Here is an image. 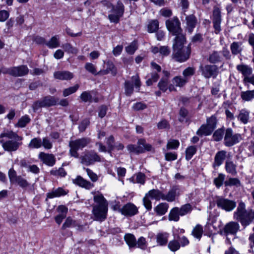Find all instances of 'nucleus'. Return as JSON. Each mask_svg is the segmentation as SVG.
I'll return each instance as SVG.
<instances>
[{"mask_svg":"<svg viewBox=\"0 0 254 254\" xmlns=\"http://www.w3.org/2000/svg\"><path fill=\"white\" fill-rule=\"evenodd\" d=\"M190 52V46H188L185 48L173 51L172 57L175 61L183 63L189 59Z\"/></svg>","mask_w":254,"mask_h":254,"instance_id":"obj_10","label":"nucleus"},{"mask_svg":"<svg viewBox=\"0 0 254 254\" xmlns=\"http://www.w3.org/2000/svg\"><path fill=\"white\" fill-rule=\"evenodd\" d=\"M23 137L16 132L7 131L0 134V143L5 151L12 152L17 151L22 145Z\"/></svg>","mask_w":254,"mask_h":254,"instance_id":"obj_1","label":"nucleus"},{"mask_svg":"<svg viewBox=\"0 0 254 254\" xmlns=\"http://www.w3.org/2000/svg\"><path fill=\"white\" fill-rule=\"evenodd\" d=\"M188 81L186 78L181 76H176L172 80L173 84L176 87H182L184 86Z\"/></svg>","mask_w":254,"mask_h":254,"instance_id":"obj_37","label":"nucleus"},{"mask_svg":"<svg viewBox=\"0 0 254 254\" xmlns=\"http://www.w3.org/2000/svg\"><path fill=\"white\" fill-rule=\"evenodd\" d=\"M90 142V138L88 137H83L70 141L69 143V146L70 147L69 153L70 155L75 158H77L78 157L77 150L82 149L86 147Z\"/></svg>","mask_w":254,"mask_h":254,"instance_id":"obj_4","label":"nucleus"},{"mask_svg":"<svg viewBox=\"0 0 254 254\" xmlns=\"http://www.w3.org/2000/svg\"><path fill=\"white\" fill-rule=\"evenodd\" d=\"M225 186H235L239 187L241 185L240 180L237 178H231L228 181L224 182Z\"/></svg>","mask_w":254,"mask_h":254,"instance_id":"obj_59","label":"nucleus"},{"mask_svg":"<svg viewBox=\"0 0 254 254\" xmlns=\"http://www.w3.org/2000/svg\"><path fill=\"white\" fill-rule=\"evenodd\" d=\"M180 145V142L178 140L171 139L167 144V148L168 149H177Z\"/></svg>","mask_w":254,"mask_h":254,"instance_id":"obj_61","label":"nucleus"},{"mask_svg":"<svg viewBox=\"0 0 254 254\" xmlns=\"http://www.w3.org/2000/svg\"><path fill=\"white\" fill-rule=\"evenodd\" d=\"M234 219L240 222L244 228L254 221V210L246 209L245 204L240 202L234 213Z\"/></svg>","mask_w":254,"mask_h":254,"instance_id":"obj_3","label":"nucleus"},{"mask_svg":"<svg viewBox=\"0 0 254 254\" xmlns=\"http://www.w3.org/2000/svg\"><path fill=\"white\" fill-rule=\"evenodd\" d=\"M137 47L136 42H132L129 45L126 47V52L130 55L134 54L135 51L137 50Z\"/></svg>","mask_w":254,"mask_h":254,"instance_id":"obj_63","label":"nucleus"},{"mask_svg":"<svg viewBox=\"0 0 254 254\" xmlns=\"http://www.w3.org/2000/svg\"><path fill=\"white\" fill-rule=\"evenodd\" d=\"M216 203L218 208L227 212L232 211L236 206V202L235 201L223 197H218L216 200Z\"/></svg>","mask_w":254,"mask_h":254,"instance_id":"obj_14","label":"nucleus"},{"mask_svg":"<svg viewBox=\"0 0 254 254\" xmlns=\"http://www.w3.org/2000/svg\"><path fill=\"white\" fill-rule=\"evenodd\" d=\"M236 68L238 71L243 74L244 78H246L250 76L253 72L252 68L246 64H238L237 65Z\"/></svg>","mask_w":254,"mask_h":254,"instance_id":"obj_28","label":"nucleus"},{"mask_svg":"<svg viewBox=\"0 0 254 254\" xmlns=\"http://www.w3.org/2000/svg\"><path fill=\"white\" fill-rule=\"evenodd\" d=\"M227 152L225 150H221L218 151L214 157V160L213 163V167H219L221 166L226 159Z\"/></svg>","mask_w":254,"mask_h":254,"instance_id":"obj_19","label":"nucleus"},{"mask_svg":"<svg viewBox=\"0 0 254 254\" xmlns=\"http://www.w3.org/2000/svg\"><path fill=\"white\" fill-rule=\"evenodd\" d=\"M127 150L130 152L136 154L141 153L145 151H151L152 146L146 143L144 139H139L137 141V145L129 144L127 146Z\"/></svg>","mask_w":254,"mask_h":254,"instance_id":"obj_7","label":"nucleus"},{"mask_svg":"<svg viewBox=\"0 0 254 254\" xmlns=\"http://www.w3.org/2000/svg\"><path fill=\"white\" fill-rule=\"evenodd\" d=\"M225 132L222 128L216 130L213 134V138L216 141H219L223 138Z\"/></svg>","mask_w":254,"mask_h":254,"instance_id":"obj_55","label":"nucleus"},{"mask_svg":"<svg viewBox=\"0 0 254 254\" xmlns=\"http://www.w3.org/2000/svg\"><path fill=\"white\" fill-rule=\"evenodd\" d=\"M237 119L244 125L248 124L250 120V112L245 109H242L239 111Z\"/></svg>","mask_w":254,"mask_h":254,"instance_id":"obj_27","label":"nucleus"},{"mask_svg":"<svg viewBox=\"0 0 254 254\" xmlns=\"http://www.w3.org/2000/svg\"><path fill=\"white\" fill-rule=\"evenodd\" d=\"M62 47L66 52L68 53L76 54L78 51L77 48L73 47L70 43L63 44Z\"/></svg>","mask_w":254,"mask_h":254,"instance_id":"obj_54","label":"nucleus"},{"mask_svg":"<svg viewBox=\"0 0 254 254\" xmlns=\"http://www.w3.org/2000/svg\"><path fill=\"white\" fill-rule=\"evenodd\" d=\"M73 182L74 184L88 190L91 189L94 186L89 181L80 176H77L76 179L73 180Z\"/></svg>","mask_w":254,"mask_h":254,"instance_id":"obj_24","label":"nucleus"},{"mask_svg":"<svg viewBox=\"0 0 254 254\" xmlns=\"http://www.w3.org/2000/svg\"><path fill=\"white\" fill-rule=\"evenodd\" d=\"M46 45L50 49L56 48L60 46L59 38L58 36H53L49 41L47 42Z\"/></svg>","mask_w":254,"mask_h":254,"instance_id":"obj_41","label":"nucleus"},{"mask_svg":"<svg viewBox=\"0 0 254 254\" xmlns=\"http://www.w3.org/2000/svg\"><path fill=\"white\" fill-rule=\"evenodd\" d=\"M99 75L103 76L111 73L113 76H115L117 73V69L114 64L110 61L104 62L103 68L99 71Z\"/></svg>","mask_w":254,"mask_h":254,"instance_id":"obj_15","label":"nucleus"},{"mask_svg":"<svg viewBox=\"0 0 254 254\" xmlns=\"http://www.w3.org/2000/svg\"><path fill=\"white\" fill-rule=\"evenodd\" d=\"M8 175L10 182L11 184H15V181L18 177V176L16 175V171L13 168H11L9 170Z\"/></svg>","mask_w":254,"mask_h":254,"instance_id":"obj_62","label":"nucleus"},{"mask_svg":"<svg viewBox=\"0 0 254 254\" xmlns=\"http://www.w3.org/2000/svg\"><path fill=\"white\" fill-rule=\"evenodd\" d=\"M239 228L240 226L238 222L231 221L226 224L223 229L222 233L225 235H234L238 232Z\"/></svg>","mask_w":254,"mask_h":254,"instance_id":"obj_17","label":"nucleus"},{"mask_svg":"<svg viewBox=\"0 0 254 254\" xmlns=\"http://www.w3.org/2000/svg\"><path fill=\"white\" fill-rule=\"evenodd\" d=\"M148 32L154 33L159 28V22L157 20H151L148 25Z\"/></svg>","mask_w":254,"mask_h":254,"instance_id":"obj_47","label":"nucleus"},{"mask_svg":"<svg viewBox=\"0 0 254 254\" xmlns=\"http://www.w3.org/2000/svg\"><path fill=\"white\" fill-rule=\"evenodd\" d=\"M59 214L55 217V221L58 225H60L63 219L66 217L67 208L64 205H60L57 208Z\"/></svg>","mask_w":254,"mask_h":254,"instance_id":"obj_23","label":"nucleus"},{"mask_svg":"<svg viewBox=\"0 0 254 254\" xmlns=\"http://www.w3.org/2000/svg\"><path fill=\"white\" fill-rule=\"evenodd\" d=\"M79 87V85L78 84H76L72 87H70L64 89L63 91V96L64 97H66L72 93H75L78 90Z\"/></svg>","mask_w":254,"mask_h":254,"instance_id":"obj_56","label":"nucleus"},{"mask_svg":"<svg viewBox=\"0 0 254 254\" xmlns=\"http://www.w3.org/2000/svg\"><path fill=\"white\" fill-rule=\"evenodd\" d=\"M187 28L190 33H191L197 23V18L193 14L186 17Z\"/></svg>","mask_w":254,"mask_h":254,"instance_id":"obj_25","label":"nucleus"},{"mask_svg":"<svg viewBox=\"0 0 254 254\" xmlns=\"http://www.w3.org/2000/svg\"><path fill=\"white\" fill-rule=\"evenodd\" d=\"M203 232L202 226L199 224H197L193 228L191 233L195 238L199 240L202 236Z\"/></svg>","mask_w":254,"mask_h":254,"instance_id":"obj_46","label":"nucleus"},{"mask_svg":"<svg viewBox=\"0 0 254 254\" xmlns=\"http://www.w3.org/2000/svg\"><path fill=\"white\" fill-rule=\"evenodd\" d=\"M136 247L142 250H145L147 247V243L145 239L143 237H140L136 242Z\"/></svg>","mask_w":254,"mask_h":254,"instance_id":"obj_64","label":"nucleus"},{"mask_svg":"<svg viewBox=\"0 0 254 254\" xmlns=\"http://www.w3.org/2000/svg\"><path fill=\"white\" fill-rule=\"evenodd\" d=\"M242 140V135L234 133L231 128H227L225 131L224 144L227 147H231L236 144Z\"/></svg>","mask_w":254,"mask_h":254,"instance_id":"obj_5","label":"nucleus"},{"mask_svg":"<svg viewBox=\"0 0 254 254\" xmlns=\"http://www.w3.org/2000/svg\"><path fill=\"white\" fill-rule=\"evenodd\" d=\"M124 239L129 248H134L136 246V240L133 235L127 234L125 235Z\"/></svg>","mask_w":254,"mask_h":254,"instance_id":"obj_40","label":"nucleus"},{"mask_svg":"<svg viewBox=\"0 0 254 254\" xmlns=\"http://www.w3.org/2000/svg\"><path fill=\"white\" fill-rule=\"evenodd\" d=\"M225 175L222 173H219L218 176L215 178L213 180V183L217 188L221 187L224 183Z\"/></svg>","mask_w":254,"mask_h":254,"instance_id":"obj_53","label":"nucleus"},{"mask_svg":"<svg viewBox=\"0 0 254 254\" xmlns=\"http://www.w3.org/2000/svg\"><path fill=\"white\" fill-rule=\"evenodd\" d=\"M42 146V139L40 137H35L32 139L28 145L30 149H38Z\"/></svg>","mask_w":254,"mask_h":254,"instance_id":"obj_42","label":"nucleus"},{"mask_svg":"<svg viewBox=\"0 0 254 254\" xmlns=\"http://www.w3.org/2000/svg\"><path fill=\"white\" fill-rule=\"evenodd\" d=\"M146 194L152 199L156 200H163V193L157 189H153L149 190Z\"/></svg>","mask_w":254,"mask_h":254,"instance_id":"obj_31","label":"nucleus"},{"mask_svg":"<svg viewBox=\"0 0 254 254\" xmlns=\"http://www.w3.org/2000/svg\"><path fill=\"white\" fill-rule=\"evenodd\" d=\"M120 212L125 216H132L137 213L138 209L133 204L128 203L120 209Z\"/></svg>","mask_w":254,"mask_h":254,"instance_id":"obj_16","label":"nucleus"},{"mask_svg":"<svg viewBox=\"0 0 254 254\" xmlns=\"http://www.w3.org/2000/svg\"><path fill=\"white\" fill-rule=\"evenodd\" d=\"M54 77L61 80H69L74 77L73 74L67 70L58 71L54 73Z\"/></svg>","mask_w":254,"mask_h":254,"instance_id":"obj_22","label":"nucleus"},{"mask_svg":"<svg viewBox=\"0 0 254 254\" xmlns=\"http://www.w3.org/2000/svg\"><path fill=\"white\" fill-rule=\"evenodd\" d=\"M196 147L195 146H190L186 150V159L188 161L190 160L193 155L196 152Z\"/></svg>","mask_w":254,"mask_h":254,"instance_id":"obj_48","label":"nucleus"},{"mask_svg":"<svg viewBox=\"0 0 254 254\" xmlns=\"http://www.w3.org/2000/svg\"><path fill=\"white\" fill-rule=\"evenodd\" d=\"M222 59L220 52L214 51L210 54L208 61L210 63L215 64L221 62Z\"/></svg>","mask_w":254,"mask_h":254,"instance_id":"obj_32","label":"nucleus"},{"mask_svg":"<svg viewBox=\"0 0 254 254\" xmlns=\"http://www.w3.org/2000/svg\"><path fill=\"white\" fill-rule=\"evenodd\" d=\"M179 195V189L177 186L173 187L166 194L163 193V200L168 202H173L175 200L177 196Z\"/></svg>","mask_w":254,"mask_h":254,"instance_id":"obj_20","label":"nucleus"},{"mask_svg":"<svg viewBox=\"0 0 254 254\" xmlns=\"http://www.w3.org/2000/svg\"><path fill=\"white\" fill-rule=\"evenodd\" d=\"M165 24L168 30L173 35L178 34L182 32L181 22L176 16L167 20Z\"/></svg>","mask_w":254,"mask_h":254,"instance_id":"obj_12","label":"nucleus"},{"mask_svg":"<svg viewBox=\"0 0 254 254\" xmlns=\"http://www.w3.org/2000/svg\"><path fill=\"white\" fill-rule=\"evenodd\" d=\"M225 168L226 172L232 175L237 174V165L231 160H228L225 162Z\"/></svg>","mask_w":254,"mask_h":254,"instance_id":"obj_30","label":"nucleus"},{"mask_svg":"<svg viewBox=\"0 0 254 254\" xmlns=\"http://www.w3.org/2000/svg\"><path fill=\"white\" fill-rule=\"evenodd\" d=\"M213 22L221 23V16L220 8L217 6H214L213 11Z\"/></svg>","mask_w":254,"mask_h":254,"instance_id":"obj_45","label":"nucleus"},{"mask_svg":"<svg viewBox=\"0 0 254 254\" xmlns=\"http://www.w3.org/2000/svg\"><path fill=\"white\" fill-rule=\"evenodd\" d=\"M179 210L180 216H183L190 213L192 210V207L190 203H187L179 208Z\"/></svg>","mask_w":254,"mask_h":254,"instance_id":"obj_44","label":"nucleus"},{"mask_svg":"<svg viewBox=\"0 0 254 254\" xmlns=\"http://www.w3.org/2000/svg\"><path fill=\"white\" fill-rule=\"evenodd\" d=\"M114 142L115 139L113 136L111 135L108 138H106V143L108 146V151L110 153H111V151L114 149Z\"/></svg>","mask_w":254,"mask_h":254,"instance_id":"obj_60","label":"nucleus"},{"mask_svg":"<svg viewBox=\"0 0 254 254\" xmlns=\"http://www.w3.org/2000/svg\"><path fill=\"white\" fill-rule=\"evenodd\" d=\"M65 190L61 188L53 190L51 192L47 193V196L49 198H53L54 197H60L62 195L66 194Z\"/></svg>","mask_w":254,"mask_h":254,"instance_id":"obj_36","label":"nucleus"},{"mask_svg":"<svg viewBox=\"0 0 254 254\" xmlns=\"http://www.w3.org/2000/svg\"><path fill=\"white\" fill-rule=\"evenodd\" d=\"M195 73V69L192 67H188L186 68L183 72V77L186 78L189 81L190 77L192 76Z\"/></svg>","mask_w":254,"mask_h":254,"instance_id":"obj_57","label":"nucleus"},{"mask_svg":"<svg viewBox=\"0 0 254 254\" xmlns=\"http://www.w3.org/2000/svg\"><path fill=\"white\" fill-rule=\"evenodd\" d=\"M58 99L50 95L44 97L41 100L38 101L32 105L34 111L41 107H50L56 105Z\"/></svg>","mask_w":254,"mask_h":254,"instance_id":"obj_11","label":"nucleus"},{"mask_svg":"<svg viewBox=\"0 0 254 254\" xmlns=\"http://www.w3.org/2000/svg\"><path fill=\"white\" fill-rule=\"evenodd\" d=\"M180 212L179 207H175L173 208L170 211L169 214V220L170 221H174L177 222L180 219Z\"/></svg>","mask_w":254,"mask_h":254,"instance_id":"obj_35","label":"nucleus"},{"mask_svg":"<svg viewBox=\"0 0 254 254\" xmlns=\"http://www.w3.org/2000/svg\"><path fill=\"white\" fill-rule=\"evenodd\" d=\"M176 36L173 44V51L179 50L180 49L185 48L184 44L186 42V37L182 32L178 34L175 35Z\"/></svg>","mask_w":254,"mask_h":254,"instance_id":"obj_21","label":"nucleus"},{"mask_svg":"<svg viewBox=\"0 0 254 254\" xmlns=\"http://www.w3.org/2000/svg\"><path fill=\"white\" fill-rule=\"evenodd\" d=\"M81 163L89 166L94 164L95 162L102 161L101 157L94 151H88L84 152V155L81 157Z\"/></svg>","mask_w":254,"mask_h":254,"instance_id":"obj_8","label":"nucleus"},{"mask_svg":"<svg viewBox=\"0 0 254 254\" xmlns=\"http://www.w3.org/2000/svg\"><path fill=\"white\" fill-rule=\"evenodd\" d=\"M188 111L184 108H181L179 112V120L181 122H187Z\"/></svg>","mask_w":254,"mask_h":254,"instance_id":"obj_58","label":"nucleus"},{"mask_svg":"<svg viewBox=\"0 0 254 254\" xmlns=\"http://www.w3.org/2000/svg\"><path fill=\"white\" fill-rule=\"evenodd\" d=\"M125 93L127 96H130L133 92V84L129 80L125 82Z\"/></svg>","mask_w":254,"mask_h":254,"instance_id":"obj_51","label":"nucleus"},{"mask_svg":"<svg viewBox=\"0 0 254 254\" xmlns=\"http://www.w3.org/2000/svg\"><path fill=\"white\" fill-rule=\"evenodd\" d=\"M84 67L85 69L89 72L94 75H99V71L97 72L96 66L91 63H87L85 64Z\"/></svg>","mask_w":254,"mask_h":254,"instance_id":"obj_52","label":"nucleus"},{"mask_svg":"<svg viewBox=\"0 0 254 254\" xmlns=\"http://www.w3.org/2000/svg\"><path fill=\"white\" fill-rule=\"evenodd\" d=\"M169 234L167 233H158L156 236L157 242L160 246L166 245L167 243Z\"/></svg>","mask_w":254,"mask_h":254,"instance_id":"obj_38","label":"nucleus"},{"mask_svg":"<svg viewBox=\"0 0 254 254\" xmlns=\"http://www.w3.org/2000/svg\"><path fill=\"white\" fill-rule=\"evenodd\" d=\"M29 72V69L25 65L13 66L3 70V74H8L14 77L23 76Z\"/></svg>","mask_w":254,"mask_h":254,"instance_id":"obj_9","label":"nucleus"},{"mask_svg":"<svg viewBox=\"0 0 254 254\" xmlns=\"http://www.w3.org/2000/svg\"><path fill=\"white\" fill-rule=\"evenodd\" d=\"M199 70L201 75L207 79L210 77L215 78L218 74V68L216 65H201L199 66Z\"/></svg>","mask_w":254,"mask_h":254,"instance_id":"obj_13","label":"nucleus"},{"mask_svg":"<svg viewBox=\"0 0 254 254\" xmlns=\"http://www.w3.org/2000/svg\"><path fill=\"white\" fill-rule=\"evenodd\" d=\"M30 119L28 115L22 116L19 120L18 123L15 125L16 127H24L30 121Z\"/></svg>","mask_w":254,"mask_h":254,"instance_id":"obj_49","label":"nucleus"},{"mask_svg":"<svg viewBox=\"0 0 254 254\" xmlns=\"http://www.w3.org/2000/svg\"><path fill=\"white\" fill-rule=\"evenodd\" d=\"M169 208L167 203H161L154 208L155 211L159 215H163L166 213Z\"/></svg>","mask_w":254,"mask_h":254,"instance_id":"obj_39","label":"nucleus"},{"mask_svg":"<svg viewBox=\"0 0 254 254\" xmlns=\"http://www.w3.org/2000/svg\"><path fill=\"white\" fill-rule=\"evenodd\" d=\"M94 201L96 204L93 206L92 213L95 220L103 221L107 217L108 203L102 194H97L94 196Z\"/></svg>","mask_w":254,"mask_h":254,"instance_id":"obj_2","label":"nucleus"},{"mask_svg":"<svg viewBox=\"0 0 254 254\" xmlns=\"http://www.w3.org/2000/svg\"><path fill=\"white\" fill-rule=\"evenodd\" d=\"M15 183L17 184L22 189L27 188L29 187L30 184L28 182L21 176H18V178L15 181Z\"/></svg>","mask_w":254,"mask_h":254,"instance_id":"obj_50","label":"nucleus"},{"mask_svg":"<svg viewBox=\"0 0 254 254\" xmlns=\"http://www.w3.org/2000/svg\"><path fill=\"white\" fill-rule=\"evenodd\" d=\"M180 244L177 240L176 236H174V239L170 241L168 245V247L172 252H176L180 248Z\"/></svg>","mask_w":254,"mask_h":254,"instance_id":"obj_43","label":"nucleus"},{"mask_svg":"<svg viewBox=\"0 0 254 254\" xmlns=\"http://www.w3.org/2000/svg\"><path fill=\"white\" fill-rule=\"evenodd\" d=\"M70 227L76 228L77 230L79 231L83 230L82 225L79 224L76 221L73 220L71 217H68L66 219L65 222L63 224L62 229L64 230L67 228H69Z\"/></svg>","mask_w":254,"mask_h":254,"instance_id":"obj_26","label":"nucleus"},{"mask_svg":"<svg viewBox=\"0 0 254 254\" xmlns=\"http://www.w3.org/2000/svg\"><path fill=\"white\" fill-rule=\"evenodd\" d=\"M240 96L244 101H251L254 99V90L242 91Z\"/></svg>","mask_w":254,"mask_h":254,"instance_id":"obj_33","label":"nucleus"},{"mask_svg":"<svg viewBox=\"0 0 254 254\" xmlns=\"http://www.w3.org/2000/svg\"><path fill=\"white\" fill-rule=\"evenodd\" d=\"M108 6L112 8L110 12L114 13L108 15V18L111 22L118 23L120 18L122 16L124 12V5L122 2L119 1L116 7L111 3H109Z\"/></svg>","mask_w":254,"mask_h":254,"instance_id":"obj_6","label":"nucleus"},{"mask_svg":"<svg viewBox=\"0 0 254 254\" xmlns=\"http://www.w3.org/2000/svg\"><path fill=\"white\" fill-rule=\"evenodd\" d=\"M38 157L43 163L49 166H53L55 164L56 158L52 154L41 152L38 155Z\"/></svg>","mask_w":254,"mask_h":254,"instance_id":"obj_18","label":"nucleus"},{"mask_svg":"<svg viewBox=\"0 0 254 254\" xmlns=\"http://www.w3.org/2000/svg\"><path fill=\"white\" fill-rule=\"evenodd\" d=\"M213 130L211 127H209L206 124H203L197 130L196 134L200 136H207L210 135Z\"/></svg>","mask_w":254,"mask_h":254,"instance_id":"obj_29","label":"nucleus"},{"mask_svg":"<svg viewBox=\"0 0 254 254\" xmlns=\"http://www.w3.org/2000/svg\"><path fill=\"white\" fill-rule=\"evenodd\" d=\"M230 50L233 55H237L240 54L243 50L242 43L234 42L230 45Z\"/></svg>","mask_w":254,"mask_h":254,"instance_id":"obj_34","label":"nucleus"}]
</instances>
